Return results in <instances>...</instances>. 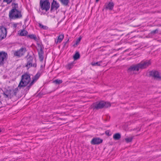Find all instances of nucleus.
<instances>
[{
	"mask_svg": "<svg viewBox=\"0 0 161 161\" xmlns=\"http://www.w3.org/2000/svg\"><path fill=\"white\" fill-rule=\"evenodd\" d=\"M99 0H96V2H97L98 1H99Z\"/></svg>",
	"mask_w": 161,
	"mask_h": 161,
	"instance_id": "38",
	"label": "nucleus"
},
{
	"mask_svg": "<svg viewBox=\"0 0 161 161\" xmlns=\"http://www.w3.org/2000/svg\"><path fill=\"white\" fill-rule=\"evenodd\" d=\"M40 50L38 51V54L39 58L40 61L42 62L43 61L44 59L43 54L44 52L43 49L41 46L40 45Z\"/></svg>",
	"mask_w": 161,
	"mask_h": 161,
	"instance_id": "14",
	"label": "nucleus"
},
{
	"mask_svg": "<svg viewBox=\"0 0 161 161\" xmlns=\"http://www.w3.org/2000/svg\"><path fill=\"white\" fill-rule=\"evenodd\" d=\"M111 106L110 103L103 101L97 102L93 103L91 105L92 108L93 110L99 109L103 108H106Z\"/></svg>",
	"mask_w": 161,
	"mask_h": 161,
	"instance_id": "2",
	"label": "nucleus"
},
{
	"mask_svg": "<svg viewBox=\"0 0 161 161\" xmlns=\"http://www.w3.org/2000/svg\"><path fill=\"white\" fill-rule=\"evenodd\" d=\"M80 54L78 52H77L74 55L73 58L75 60H76L80 58Z\"/></svg>",
	"mask_w": 161,
	"mask_h": 161,
	"instance_id": "23",
	"label": "nucleus"
},
{
	"mask_svg": "<svg viewBox=\"0 0 161 161\" xmlns=\"http://www.w3.org/2000/svg\"><path fill=\"white\" fill-rule=\"evenodd\" d=\"M28 56H29V55H28H28H27V57H28Z\"/></svg>",
	"mask_w": 161,
	"mask_h": 161,
	"instance_id": "40",
	"label": "nucleus"
},
{
	"mask_svg": "<svg viewBox=\"0 0 161 161\" xmlns=\"http://www.w3.org/2000/svg\"><path fill=\"white\" fill-rule=\"evenodd\" d=\"M26 51V50L25 48L22 47L19 49L14 52V56L18 58H20L24 55Z\"/></svg>",
	"mask_w": 161,
	"mask_h": 161,
	"instance_id": "5",
	"label": "nucleus"
},
{
	"mask_svg": "<svg viewBox=\"0 0 161 161\" xmlns=\"http://www.w3.org/2000/svg\"><path fill=\"white\" fill-rule=\"evenodd\" d=\"M158 29H156L155 30H153L151 31V34H155L158 33Z\"/></svg>",
	"mask_w": 161,
	"mask_h": 161,
	"instance_id": "31",
	"label": "nucleus"
},
{
	"mask_svg": "<svg viewBox=\"0 0 161 161\" xmlns=\"http://www.w3.org/2000/svg\"><path fill=\"white\" fill-rule=\"evenodd\" d=\"M8 57L7 53L5 52H0V66L3 65L4 63V61L6 60Z\"/></svg>",
	"mask_w": 161,
	"mask_h": 161,
	"instance_id": "6",
	"label": "nucleus"
},
{
	"mask_svg": "<svg viewBox=\"0 0 161 161\" xmlns=\"http://www.w3.org/2000/svg\"><path fill=\"white\" fill-rule=\"evenodd\" d=\"M31 78L28 73H24L21 76V80L18 86L19 89L26 86L30 82Z\"/></svg>",
	"mask_w": 161,
	"mask_h": 161,
	"instance_id": "1",
	"label": "nucleus"
},
{
	"mask_svg": "<svg viewBox=\"0 0 161 161\" xmlns=\"http://www.w3.org/2000/svg\"><path fill=\"white\" fill-rule=\"evenodd\" d=\"M64 38L63 35L61 34L58 36L57 40L55 41V43L57 44L61 42Z\"/></svg>",
	"mask_w": 161,
	"mask_h": 161,
	"instance_id": "17",
	"label": "nucleus"
},
{
	"mask_svg": "<svg viewBox=\"0 0 161 161\" xmlns=\"http://www.w3.org/2000/svg\"><path fill=\"white\" fill-rule=\"evenodd\" d=\"M1 102L0 101V108H1Z\"/></svg>",
	"mask_w": 161,
	"mask_h": 161,
	"instance_id": "37",
	"label": "nucleus"
},
{
	"mask_svg": "<svg viewBox=\"0 0 161 161\" xmlns=\"http://www.w3.org/2000/svg\"><path fill=\"white\" fill-rule=\"evenodd\" d=\"M13 0H3V2H6L7 4H9L11 3Z\"/></svg>",
	"mask_w": 161,
	"mask_h": 161,
	"instance_id": "33",
	"label": "nucleus"
},
{
	"mask_svg": "<svg viewBox=\"0 0 161 161\" xmlns=\"http://www.w3.org/2000/svg\"><path fill=\"white\" fill-rule=\"evenodd\" d=\"M114 4L112 2H110L108 3H106L104 6V8L106 9L112 10L114 7Z\"/></svg>",
	"mask_w": 161,
	"mask_h": 161,
	"instance_id": "15",
	"label": "nucleus"
},
{
	"mask_svg": "<svg viewBox=\"0 0 161 161\" xmlns=\"http://www.w3.org/2000/svg\"><path fill=\"white\" fill-rule=\"evenodd\" d=\"M121 138V135L119 133H116L114 135L113 138L115 140H118Z\"/></svg>",
	"mask_w": 161,
	"mask_h": 161,
	"instance_id": "18",
	"label": "nucleus"
},
{
	"mask_svg": "<svg viewBox=\"0 0 161 161\" xmlns=\"http://www.w3.org/2000/svg\"><path fill=\"white\" fill-rule=\"evenodd\" d=\"M73 66V64L72 63L69 64L68 65V68L69 69H71Z\"/></svg>",
	"mask_w": 161,
	"mask_h": 161,
	"instance_id": "34",
	"label": "nucleus"
},
{
	"mask_svg": "<svg viewBox=\"0 0 161 161\" xmlns=\"http://www.w3.org/2000/svg\"><path fill=\"white\" fill-rule=\"evenodd\" d=\"M9 18L13 19L20 18L22 17L21 12L15 8L12 9L9 12Z\"/></svg>",
	"mask_w": 161,
	"mask_h": 161,
	"instance_id": "3",
	"label": "nucleus"
},
{
	"mask_svg": "<svg viewBox=\"0 0 161 161\" xmlns=\"http://www.w3.org/2000/svg\"><path fill=\"white\" fill-rule=\"evenodd\" d=\"M105 133L108 136L110 135L109 134V131L108 130H106L105 131Z\"/></svg>",
	"mask_w": 161,
	"mask_h": 161,
	"instance_id": "35",
	"label": "nucleus"
},
{
	"mask_svg": "<svg viewBox=\"0 0 161 161\" xmlns=\"http://www.w3.org/2000/svg\"><path fill=\"white\" fill-rule=\"evenodd\" d=\"M140 69H143L148 67L151 64L150 60H146L144 61H142L138 64Z\"/></svg>",
	"mask_w": 161,
	"mask_h": 161,
	"instance_id": "8",
	"label": "nucleus"
},
{
	"mask_svg": "<svg viewBox=\"0 0 161 161\" xmlns=\"http://www.w3.org/2000/svg\"><path fill=\"white\" fill-rule=\"evenodd\" d=\"M1 131V130L0 129V132Z\"/></svg>",
	"mask_w": 161,
	"mask_h": 161,
	"instance_id": "39",
	"label": "nucleus"
},
{
	"mask_svg": "<svg viewBox=\"0 0 161 161\" xmlns=\"http://www.w3.org/2000/svg\"><path fill=\"white\" fill-rule=\"evenodd\" d=\"M18 87L16 88L14 90H11V94L12 97L14 96H16L17 95V92L18 91Z\"/></svg>",
	"mask_w": 161,
	"mask_h": 161,
	"instance_id": "20",
	"label": "nucleus"
},
{
	"mask_svg": "<svg viewBox=\"0 0 161 161\" xmlns=\"http://www.w3.org/2000/svg\"><path fill=\"white\" fill-rule=\"evenodd\" d=\"M41 74L39 72H38L35 76L32 78V79L35 80L36 81L39 78Z\"/></svg>",
	"mask_w": 161,
	"mask_h": 161,
	"instance_id": "25",
	"label": "nucleus"
},
{
	"mask_svg": "<svg viewBox=\"0 0 161 161\" xmlns=\"http://www.w3.org/2000/svg\"><path fill=\"white\" fill-rule=\"evenodd\" d=\"M17 24L16 23H14L13 25V27L14 28H15L17 26Z\"/></svg>",
	"mask_w": 161,
	"mask_h": 161,
	"instance_id": "36",
	"label": "nucleus"
},
{
	"mask_svg": "<svg viewBox=\"0 0 161 161\" xmlns=\"http://www.w3.org/2000/svg\"><path fill=\"white\" fill-rule=\"evenodd\" d=\"M7 35V29L3 26L0 28V40L6 37Z\"/></svg>",
	"mask_w": 161,
	"mask_h": 161,
	"instance_id": "9",
	"label": "nucleus"
},
{
	"mask_svg": "<svg viewBox=\"0 0 161 161\" xmlns=\"http://www.w3.org/2000/svg\"><path fill=\"white\" fill-rule=\"evenodd\" d=\"M133 139V137H130V138H126L125 139V140L127 143L130 142H132Z\"/></svg>",
	"mask_w": 161,
	"mask_h": 161,
	"instance_id": "28",
	"label": "nucleus"
},
{
	"mask_svg": "<svg viewBox=\"0 0 161 161\" xmlns=\"http://www.w3.org/2000/svg\"><path fill=\"white\" fill-rule=\"evenodd\" d=\"M11 91V90H10L4 92L3 94L5 98H11L12 97Z\"/></svg>",
	"mask_w": 161,
	"mask_h": 161,
	"instance_id": "16",
	"label": "nucleus"
},
{
	"mask_svg": "<svg viewBox=\"0 0 161 161\" xmlns=\"http://www.w3.org/2000/svg\"><path fill=\"white\" fill-rule=\"evenodd\" d=\"M35 81H36L35 80L32 79V80L31 82L30 83L29 85L26 88L25 90L26 91H29L31 86L33 85Z\"/></svg>",
	"mask_w": 161,
	"mask_h": 161,
	"instance_id": "19",
	"label": "nucleus"
},
{
	"mask_svg": "<svg viewBox=\"0 0 161 161\" xmlns=\"http://www.w3.org/2000/svg\"><path fill=\"white\" fill-rule=\"evenodd\" d=\"M33 59V57L31 55H29V57L27 58V64L25 66L28 69L32 67H36V63L32 64Z\"/></svg>",
	"mask_w": 161,
	"mask_h": 161,
	"instance_id": "7",
	"label": "nucleus"
},
{
	"mask_svg": "<svg viewBox=\"0 0 161 161\" xmlns=\"http://www.w3.org/2000/svg\"><path fill=\"white\" fill-rule=\"evenodd\" d=\"M103 140L99 138H94L91 141V143L92 145L99 144L102 143Z\"/></svg>",
	"mask_w": 161,
	"mask_h": 161,
	"instance_id": "13",
	"label": "nucleus"
},
{
	"mask_svg": "<svg viewBox=\"0 0 161 161\" xmlns=\"http://www.w3.org/2000/svg\"><path fill=\"white\" fill-rule=\"evenodd\" d=\"M140 69L138 64L136 65H133L130 66L128 69V72H130L132 71H138Z\"/></svg>",
	"mask_w": 161,
	"mask_h": 161,
	"instance_id": "12",
	"label": "nucleus"
},
{
	"mask_svg": "<svg viewBox=\"0 0 161 161\" xmlns=\"http://www.w3.org/2000/svg\"><path fill=\"white\" fill-rule=\"evenodd\" d=\"M59 7V4L58 3H57L56 1L53 0V2L51 3L50 11L52 12L53 10H56Z\"/></svg>",
	"mask_w": 161,
	"mask_h": 161,
	"instance_id": "11",
	"label": "nucleus"
},
{
	"mask_svg": "<svg viewBox=\"0 0 161 161\" xmlns=\"http://www.w3.org/2000/svg\"><path fill=\"white\" fill-rule=\"evenodd\" d=\"M150 75L155 79L161 80V76L160 75L159 72L158 71L152 70L150 72Z\"/></svg>",
	"mask_w": 161,
	"mask_h": 161,
	"instance_id": "10",
	"label": "nucleus"
},
{
	"mask_svg": "<svg viewBox=\"0 0 161 161\" xmlns=\"http://www.w3.org/2000/svg\"><path fill=\"white\" fill-rule=\"evenodd\" d=\"M28 34V32L26 31L23 30H22L20 33V35L21 36H26Z\"/></svg>",
	"mask_w": 161,
	"mask_h": 161,
	"instance_id": "24",
	"label": "nucleus"
},
{
	"mask_svg": "<svg viewBox=\"0 0 161 161\" xmlns=\"http://www.w3.org/2000/svg\"><path fill=\"white\" fill-rule=\"evenodd\" d=\"M59 1L63 5L65 6H67L69 3V0H59Z\"/></svg>",
	"mask_w": 161,
	"mask_h": 161,
	"instance_id": "21",
	"label": "nucleus"
},
{
	"mask_svg": "<svg viewBox=\"0 0 161 161\" xmlns=\"http://www.w3.org/2000/svg\"><path fill=\"white\" fill-rule=\"evenodd\" d=\"M102 61H100L99 62H92L91 63V64L93 66H101V64L102 63Z\"/></svg>",
	"mask_w": 161,
	"mask_h": 161,
	"instance_id": "22",
	"label": "nucleus"
},
{
	"mask_svg": "<svg viewBox=\"0 0 161 161\" xmlns=\"http://www.w3.org/2000/svg\"><path fill=\"white\" fill-rule=\"evenodd\" d=\"M1 0H0V1H1Z\"/></svg>",
	"mask_w": 161,
	"mask_h": 161,
	"instance_id": "41",
	"label": "nucleus"
},
{
	"mask_svg": "<svg viewBox=\"0 0 161 161\" xmlns=\"http://www.w3.org/2000/svg\"><path fill=\"white\" fill-rule=\"evenodd\" d=\"M39 26L41 27V28L43 29H47V27L46 26H44L41 23L39 24Z\"/></svg>",
	"mask_w": 161,
	"mask_h": 161,
	"instance_id": "29",
	"label": "nucleus"
},
{
	"mask_svg": "<svg viewBox=\"0 0 161 161\" xmlns=\"http://www.w3.org/2000/svg\"><path fill=\"white\" fill-rule=\"evenodd\" d=\"M81 39V37H80L78 38L77 40L76 41L75 43V44H74V46H75V45H77L79 42L80 41V40Z\"/></svg>",
	"mask_w": 161,
	"mask_h": 161,
	"instance_id": "30",
	"label": "nucleus"
},
{
	"mask_svg": "<svg viewBox=\"0 0 161 161\" xmlns=\"http://www.w3.org/2000/svg\"><path fill=\"white\" fill-rule=\"evenodd\" d=\"M69 41V39L66 42H64L63 43V44H64V45H63L64 48L65 47H67L68 45L67 46L66 44H67V43Z\"/></svg>",
	"mask_w": 161,
	"mask_h": 161,
	"instance_id": "32",
	"label": "nucleus"
},
{
	"mask_svg": "<svg viewBox=\"0 0 161 161\" xmlns=\"http://www.w3.org/2000/svg\"><path fill=\"white\" fill-rule=\"evenodd\" d=\"M40 7L42 10H45L46 12L48 11L50 7L49 0H41L40 2Z\"/></svg>",
	"mask_w": 161,
	"mask_h": 161,
	"instance_id": "4",
	"label": "nucleus"
},
{
	"mask_svg": "<svg viewBox=\"0 0 161 161\" xmlns=\"http://www.w3.org/2000/svg\"><path fill=\"white\" fill-rule=\"evenodd\" d=\"M53 82L56 84H60L62 83L63 81L62 80L57 79L54 80Z\"/></svg>",
	"mask_w": 161,
	"mask_h": 161,
	"instance_id": "27",
	"label": "nucleus"
},
{
	"mask_svg": "<svg viewBox=\"0 0 161 161\" xmlns=\"http://www.w3.org/2000/svg\"><path fill=\"white\" fill-rule=\"evenodd\" d=\"M29 37L31 38V39H33L35 41H37V38L36 36L35 35H28Z\"/></svg>",
	"mask_w": 161,
	"mask_h": 161,
	"instance_id": "26",
	"label": "nucleus"
}]
</instances>
